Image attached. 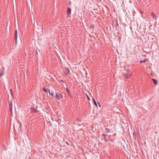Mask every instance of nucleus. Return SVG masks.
Wrapping results in <instances>:
<instances>
[{"label": "nucleus", "instance_id": "8", "mask_svg": "<svg viewBox=\"0 0 159 159\" xmlns=\"http://www.w3.org/2000/svg\"><path fill=\"white\" fill-rule=\"evenodd\" d=\"M4 74V72L3 70H0V77H1Z\"/></svg>", "mask_w": 159, "mask_h": 159}, {"label": "nucleus", "instance_id": "5", "mask_svg": "<svg viewBox=\"0 0 159 159\" xmlns=\"http://www.w3.org/2000/svg\"><path fill=\"white\" fill-rule=\"evenodd\" d=\"M31 111L34 113H36L37 112V111L36 109L34 108H31Z\"/></svg>", "mask_w": 159, "mask_h": 159}, {"label": "nucleus", "instance_id": "15", "mask_svg": "<svg viewBox=\"0 0 159 159\" xmlns=\"http://www.w3.org/2000/svg\"><path fill=\"white\" fill-rule=\"evenodd\" d=\"M102 135L104 137V138H106V136H107L106 134H102Z\"/></svg>", "mask_w": 159, "mask_h": 159}, {"label": "nucleus", "instance_id": "13", "mask_svg": "<svg viewBox=\"0 0 159 159\" xmlns=\"http://www.w3.org/2000/svg\"><path fill=\"white\" fill-rule=\"evenodd\" d=\"M3 147L4 148H3V149L5 150V151H6L7 149V148L5 146V145H3Z\"/></svg>", "mask_w": 159, "mask_h": 159}, {"label": "nucleus", "instance_id": "21", "mask_svg": "<svg viewBox=\"0 0 159 159\" xmlns=\"http://www.w3.org/2000/svg\"><path fill=\"white\" fill-rule=\"evenodd\" d=\"M61 82H62V83H64V81H63V80H61Z\"/></svg>", "mask_w": 159, "mask_h": 159}, {"label": "nucleus", "instance_id": "1", "mask_svg": "<svg viewBox=\"0 0 159 159\" xmlns=\"http://www.w3.org/2000/svg\"><path fill=\"white\" fill-rule=\"evenodd\" d=\"M55 98L57 100H59L62 98V96L61 94L59 93H56V96Z\"/></svg>", "mask_w": 159, "mask_h": 159}, {"label": "nucleus", "instance_id": "12", "mask_svg": "<svg viewBox=\"0 0 159 159\" xmlns=\"http://www.w3.org/2000/svg\"><path fill=\"white\" fill-rule=\"evenodd\" d=\"M43 90L46 93H48V89H45V88H43Z\"/></svg>", "mask_w": 159, "mask_h": 159}, {"label": "nucleus", "instance_id": "6", "mask_svg": "<svg viewBox=\"0 0 159 159\" xmlns=\"http://www.w3.org/2000/svg\"><path fill=\"white\" fill-rule=\"evenodd\" d=\"M67 11V13L68 14V15H70L71 13V11L70 8L69 7H68Z\"/></svg>", "mask_w": 159, "mask_h": 159}, {"label": "nucleus", "instance_id": "22", "mask_svg": "<svg viewBox=\"0 0 159 159\" xmlns=\"http://www.w3.org/2000/svg\"><path fill=\"white\" fill-rule=\"evenodd\" d=\"M98 105H99L100 107V104L99 103H98Z\"/></svg>", "mask_w": 159, "mask_h": 159}, {"label": "nucleus", "instance_id": "2", "mask_svg": "<svg viewBox=\"0 0 159 159\" xmlns=\"http://www.w3.org/2000/svg\"><path fill=\"white\" fill-rule=\"evenodd\" d=\"M125 78L126 79L129 78L132 75L131 72L130 70L126 71V73H125Z\"/></svg>", "mask_w": 159, "mask_h": 159}, {"label": "nucleus", "instance_id": "10", "mask_svg": "<svg viewBox=\"0 0 159 159\" xmlns=\"http://www.w3.org/2000/svg\"><path fill=\"white\" fill-rule=\"evenodd\" d=\"M93 103H94V105L96 107H98L97 104L95 99L93 98Z\"/></svg>", "mask_w": 159, "mask_h": 159}, {"label": "nucleus", "instance_id": "18", "mask_svg": "<svg viewBox=\"0 0 159 159\" xmlns=\"http://www.w3.org/2000/svg\"><path fill=\"white\" fill-rule=\"evenodd\" d=\"M53 93H51V95H52V97L53 96Z\"/></svg>", "mask_w": 159, "mask_h": 159}, {"label": "nucleus", "instance_id": "20", "mask_svg": "<svg viewBox=\"0 0 159 159\" xmlns=\"http://www.w3.org/2000/svg\"><path fill=\"white\" fill-rule=\"evenodd\" d=\"M68 95H69V96L70 97H71V94H70H70H68Z\"/></svg>", "mask_w": 159, "mask_h": 159}, {"label": "nucleus", "instance_id": "19", "mask_svg": "<svg viewBox=\"0 0 159 159\" xmlns=\"http://www.w3.org/2000/svg\"><path fill=\"white\" fill-rule=\"evenodd\" d=\"M48 92H49V94L50 95H51V93H50V91H49V90H48Z\"/></svg>", "mask_w": 159, "mask_h": 159}, {"label": "nucleus", "instance_id": "7", "mask_svg": "<svg viewBox=\"0 0 159 159\" xmlns=\"http://www.w3.org/2000/svg\"><path fill=\"white\" fill-rule=\"evenodd\" d=\"M16 33L14 35V38L16 40V42H17V30H16Z\"/></svg>", "mask_w": 159, "mask_h": 159}, {"label": "nucleus", "instance_id": "17", "mask_svg": "<svg viewBox=\"0 0 159 159\" xmlns=\"http://www.w3.org/2000/svg\"><path fill=\"white\" fill-rule=\"evenodd\" d=\"M86 97H87L88 100H90V98L87 94H86Z\"/></svg>", "mask_w": 159, "mask_h": 159}, {"label": "nucleus", "instance_id": "14", "mask_svg": "<svg viewBox=\"0 0 159 159\" xmlns=\"http://www.w3.org/2000/svg\"><path fill=\"white\" fill-rule=\"evenodd\" d=\"M66 90L68 94H70V91L67 88L66 89Z\"/></svg>", "mask_w": 159, "mask_h": 159}, {"label": "nucleus", "instance_id": "16", "mask_svg": "<svg viewBox=\"0 0 159 159\" xmlns=\"http://www.w3.org/2000/svg\"><path fill=\"white\" fill-rule=\"evenodd\" d=\"M104 140L106 142H107V141L106 139V138H104Z\"/></svg>", "mask_w": 159, "mask_h": 159}, {"label": "nucleus", "instance_id": "4", "mask_svg": "<svg viewBox=\"0 0 159 159\" xmlns=\"http://www.w3.org/2000/svg\"><path fill=\"white\" fill-rule=\"evenodd\" d=\"M151 15L153 18V19L157 20V16H156V15L153 12H151Z\"/></svg>", "mask_w": 159, "mask_h": 159}, {"label": "nucleus", "instance_id": "9", "mask_svg": "<svg viewBox=\"0 0 159 159\" xmlns=\"http://www.w3.org/2000/svg\"><path fill=\"white\" fill-rule=\"evenodd\" d=\"M153 83L156 85L157 84V80L154 79H152Z\"/></svg>", "mask_w": 159, "mask_h": 159}, {"label": "nucleus", "instance_id": "11", "mask_svg": "<svg viewBox=\"0 0 159 159\" xmlns=\"http://www.w3.org/2000/svg\"><path fill=\"white\" fill-rule=\"evenodd\" d=\"M147 61L146 59L144 60H141L140 61V63H145Z\"/></svg>", "mask_w": 159, "mask_h": 159}, {"label": "nucleus", "instance_id": "3", "mask_svg": "<svg viewBox=\"0 0 159 159\" xmlns=\"http://www.w3.org/2000/svg\"><path fill=\"white\" fill-rule=\"evenodd\" d=\"M65 74L66 75H67L68 74H70V70L67 68H66L64 69V70Z\"/></svg>", "mask_w": 159, "mask_h": 159}]
</instances>
